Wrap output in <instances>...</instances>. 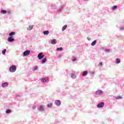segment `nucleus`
I'll use <instances>...</instances> for the list:
<instances>
[{
    "label": "nucleus",
    "instance_id": "1",
    "mask_svg": "<svg viewBox=\"0 0 124 124\" xmlns=\"http://www.w3.org/2000/svg\"><path fill=\"white\" fill-rule=\"evenodd\" d=\"M16 69V66L15 65H12L9 68L10 72H15Z\"/></svg>",
    "mask_w": 124,
    "mask_h": 124
},
{
    "label": "nucleus",
    "instance_id": "2",
    "mask_svg": "<svg viewBox=\"0 0 124 124\" xmlns=\"http://www.w3.org/2000/svg\"><path fill=\"white\" fill-rule=\"evenodd\" d=\"M30 53H31V51L28 50L23 52V56H24V57H25L26 56H29Z\"/></svg>",
    "mask_w": 124,
    "mask_h": 124
},
{
    "label": "nucleus",
    "instance_id": "3",
    "mask_svg": "<svg viewBox=\"0 0 124 124\" xmlns=\"http://www.w3.org/2000/svg\"><path fill=\"white\" fill-rule=\"evenodd\" d=\"M38 58L39 60H42V59H43V58H44V55H43L42 53H40L38 55Z\"/></svg>",
    "mask_w": 124,
    "mask_h": 124
},
{
    "label": "nucleus",
    "instance_id": "4",
    "mask_svg": "<svg viewBox=\"0 0 124 124\" xmlns=\"http://www.w3.org/2000/svg\"><path fill=\"white\" fill-rule=\"evenodd\" d=\"M103 106H104V103L103 102H101L97 105V108H102Z\"/></svg>",
    "mask_w": 124,
    "mask_h": 124
},
{
    "label": "nucleus",
    "instance_id": "5",
    "mask_svg": "<svg viewBox=\"0 0 124 124\" xmlns=\"http://www.w3.org/2000/svg\"><path fill=\"white\" fill-rule=\"evenodd\" d=\"M8 41H9V42H12V41H15V40L13 39V37L11 36L8 38Z\"/></svg>",
    "mask_w": 124,
    "mask_h": 124
},
{
    "label": "nucleus",
    "instance_id": "6",
    "mask_svg": "<svg viewBox=\"0 0 124 124\" xmlns=\"http://www.w3.org/2000/svg\"><path fill=\"white\" fill-rule=\"evenodd\" d=\"M103 93V91L101 90H98L95 92L96 94H102Z\"/></svg>",
    "mask_w": 124,
    "mask_h": 124
},
{
    "label": "nucleus",
    "instance_id": "7",
    "mask_svg": "<svg viewBox=\"0 0 124 124\" xmlns=\"http://www.w3.org/2000/svg\"><path fill=\"white\" fill-rule=\"evenodd\" d=\"M55 103L57 106H60L61 105V101L59 100H56Z\"/></svg>",
    "mask_w": 124,
    "mask_h": 124
},
{
    "label": "nucleus",
    "instance_id": "8",
    "mask_svg": "<svg viewBox=\"0 0 124 124\" xmlns=\"http://www.w3.org/2000/svg\"><path fill=\"white\" fill-rule=\"evenodd\" d=\"M33 28V25H30L27 28V30H28V31H31V30H32Z\"/></svg>",
    "mask_w": 124,
    "mask_h": 124
},
{
    "label": "nucleus",
    "instance_id": "9",
    "mask_svg": "<svg viewBox=\"0 0 124 124\" xmlns=\"http://www.w3.org/2000/svg\"><path fill=\"white\" fill-rule=\"evenodd\" d=\"M51 43L52 45L56 44H57V40L56 39H54L52 40H51Z\"/></svg>",
    "mask_w": 124,
    "mask_h": 124
},
{
    "label": "nucleus",
    "instance_id": "10",
    "mask_svg": "<svg viewBox=\"0 0 124 124\" xmlns=\"http://www.w3.org/2000/svg\"><path fill=\"white\" fill-rule=\"evenodd\" d=\"M121 62V60L120 59L116 58L115 59V63L119 64Z\"/></svg>",
    "mask_w": 124,
    "mask_h": 124
},
{
    "label": "nucleus",
    "instance_id": "11",
    "mask_svg": "<svg viewBox=\"0 0 124 124\" xmlns=\"http://www.w3.org/2000/svg\"><path fill=\"white\" fill-rule=\"evenodd\" d=\"M7 86H8V83L7 82H5L2 84V87H3V88H5V87H7Z\"/></svg>",
    "mask_w": 124,
    "mask_h": 124
},
{
    "label": "nucleus",
    "instance_id": "12",
    "mask_svg": "<svg viewBox=\"0 0 124 124\" xmlns=\"http://www.w3.org/2000/svg\"><path fill=\"white\" fill-rule=\"evenodd\" d=\"M47 107H48V108H52V107H53V104L50 103L47 105Z\"/></svg>",
    "mask_w": 124,
    "mask_h": 124
},
{
    "label": "nucleus",
    "instance_id": "13",
    "mask_svg": "<svg viewBox=\"0 0 124 124\" xmlns=\"http://www.w3.org/2000/svg\"><path fill=\"white\" fill-rule=\"evenodd\" d=\"M87 74H88V71H84L82 74V76H86V75H87Z\"/></svg>",
    "mask_w": 124,
    "mask_h": 124
},
{
    "label": "nucleus",
    "instance_id": "14",
    "mask_svg": "<svg viewBox=\"0 0 124 124\" xmlns=\"http://www.w3.org/2000/svg\"><path fill=\"white\" fill-rule=\"evenodd\" d=\"M71 78H73V79H75V78H76V76L75 74H72Z\"/></svg>",
    "mask_w": 124,
    "mask_h": 124
},
{
    "label": "nucleus",
    "instance_id": "15",
    "mask_svg": "<svg viewBox=\"0 0 124 124\" xmlns=\"http://www.w3.org/2000/svg\"><path fill=\"white\" fill-rule=\"evenodd\" d=\"M43 33L45 35H47V34H49V31H44Z\"/></svg>",
    "mask_w": 124,
    "mask_h": 124
},
{
    "label": "nucleus",
    "instance_id": "16",
    "mask_svg": "<svg viewBox=\"0 0 124 124\" xmlns=\"http://www.w3.org/2000/svg\"><path fill=\"white\" fill-rule=\"evenodd\" d=\"M95 44H96V40H94V41H93L91 45H92V46H94Z\"/></svg>",
    "mask_w": 124,
    "mask_h": 124
},
{
    "label": "nucleus",
    "instance_id": "17",
    "mask_svg": "<svg viewBox=\"0 0 124 124\" xmlns=\"http://www.w3.org/2000/svg\"><path fill=\"white\" fill-rule=\"evenodd\" d=\"M41 82H43V83H44L45 82H47V80H46V79L43 78L41 79Z\"/></svg>",
    "mask_w": 124,
    "mask_h": 124
},
{
    "label": "nucleus",
    "instance_id": "18",
    "mask_svg": "<svg viewBox=\"0 0 124 124\" xmlns=\"http://www.w3.org/2000/svg\"><path fill=\"white\" fill-rule=\"evenodd\" d=\"M13 35H15V32H12L9 33L10 36H12Z\"/></svg>",
    "mask_w": 124,
    "mask_h": 124
},
{
    "label": "nucleus",
    "instance_id": "19",
    "mask_svg": "<svg viewBox=\"0 0 124 124\" xmlns=\"http://www.w3.org/2000/svg\"><path fill=\"white\" fill-rule=\"evenodd\" d=\"M46 61H47V59L44 58L42 60V63H44V62H46Z\"/></svg>",
    "mask_w": 124,
    "mask_h": 124
},
{
    "label": "nucleus",
    "instance_id": "20",
    "mask_svg": "<svg viewBox=\"0 0 124 124\" xmlns=\"http://www.w3.org/2000/svg\"><path fill=\"white\" fill-rule=\"evenodd\" d=\"M39 109L41 110V111H44V108H43V106H40L39 108Z\"/></svg>",
    "mask_w": 124,
    "mask_h": 124
},
{
    "label": "nucleus",
    "instance_id": "21",
    "mask_svg": "<svg viewBox=\"0 0 124 124\" xmlns=\"http://www.w3.org/2000/svg\"><path fill=\"white\" fill-rule=\"evenodd\" d=\"M66 28H67V26L64 25V26H63V27L62 28V31H64V30H65V29H66Z\"/></svg>",
    "mask_w": 124,
    "mask_h": 124
},
{
    "label": "nucleus",
    "instance_id": "22",
    "mask_svg": "<svg viewBox=\"0 0 124 124\" xmlns=\"http://www.w3.org/2000/svg\"><path fill=\"white\" fill-rule=\"evenodd\" d=\"M1 13H2V14H5V13H6V10H2L1 11Z\"/></svg>",
    "mask_w": 124,
    "mask_h": 124
},
{
    "label": "nucleus",
    "instance_id": "23",
    "mask_svg": "<svg viewBox=\"0 0 124 124\" xmlns=\"http://www.w3.org/2000/svg\"><path fill=\"white\" fill-rule=\"evenodd\" d=\"M118 8V6H114L112 7V10H115V9H117Z\"/></svg>",
    "mask_w": 124,
    "mask_h": 124
},
{
    "label": "nucleus",
    "instance_id": "24",
    "mask_svg": "<svg viewBox=\"0 0 124 124\" xmlns=\"http://www.w3.org/2000/svg\"><path fill=\"white\" fill-rule=\"evenodd\" d=\"M11 112V109H7L6 113V114H9V113Z\"/></svg>",
    "mask_w": 124,
    "mask_h": 124
},
{
    "label": "nucleus",
    "instance_id": "25",
    "mask_svg": "<svg viewBox=\"0 0 124 124\" xmlns=\"http://www.w3.org/2000/svg\"><path fill=\"white\" fill-rule=\"evenodd\" d=\"M57 50L58 51H62V47H59V48H57Z\"/></svg>",
    "mask_w": 124,
    "mask_h": 124
},
{
    "label": "nucleus",
    "instance_id": "26",
    "mask_svg": "<svg viewBox=\"0 0 124 124\" xmlns=\"http://www.w3.org/2000/svg\"><path fill=\"white\" fill-rule=\"evenodd\" d=\"M5 52H6V49H4L2 51V53L3 55H5Z\"/></svg>",
    "mask_w": 124,
    "mask_h": 124
},
{
    "label": "nucleus",
    "instance_id": "27",
    "mask_svg": "<svg viewBox=\"0 0 124 124\" xmlns=\"http://www.w3.org/2000/svg\"><path fill=\"white\" fill-rule=\"evenodd\" d=\"M37 68H38V67H37V66H34V69H33V71H35V70H36Z\"/></svg>",
    "mask_w": 124,
    "mask_h": 124
},
{
    "label": "nucleus",
    "instance_id": "28",
    "mask_svg": "<svg viewBox=\"0 0 124 124\" xmlns=\"http://www.w3.org/2000/svg\"><path fill=\"white\" fill-rule=\"evenodd\" d=\"M117 99H122V96H118L117 97Z\"/></svg>",
    "mask_w": 124,
    "mask_h": 124
},
{
    "label": "nucleus",
    "instance_id": "29",
    "mask_svg": "<svg viewBox=\"0 0 124 124\" xmlns=\"http://www.w3.org/2000/svg\"><path fill=\"white\" fill-rule=\"evenodd\" d=\"M102 65H102V62H100V63H99V64H98V66H102Z\"/></svg>",
    "mask_w": 124,
    "mask_h": 124
},
{
    "label": "nucleus",
    "instance_id": "30",
    "mask_svg": "<svg viewBox=\"0 0 124 124\" xmlns=\"http://www.w3.org/2000/svg\"><path fill=\"white\" fill-rule=\"evenodd\" d=\"M120 30H121V31H124V27H121V28H120Z\"/></svg>",
    "mask_w": 124,
    "mask_h": 124
},
{
    "label": "nucleus",
    "instance_id": "31",
    "mask_svg": "<svg viewBox=\"0 0 124 124\" xmlns=\"http://www.w3.org/2000/svg\"><path fill=\"white\" fill-rule=\"evenodd\" d=\"M72 61H73V62H75V61H76V58H73L72 59Z\"/></svg>",
    "mask_w": 124,
    "mask_h": 124
},
{
    "label": "nucleus",
    "instance_id": "32",
    "mask_svg": "<svg viewBox=\"0 0 124 124\" xmlns=\"http://www.w3.org/2000/svg\"><path fill=\"white\" fill-rule=\"evenodd\" d=\"M35 108H36V106H34L32 107V109H35Z\"/></svg>",
    "mask_w": 124,
    "mask_h": 124
},
{
    "label": "nucleus",
    "instance_id": "33",
    "mask_svg": "<svg viewBox=\"0 0 124 124\" xmlns=\"http://www.w3.org/2000/svg\"><path fill=\"white\" fill-rule=\"evenodd\" d=\"M107 50L109 51H110V49H107Z\"/></svg>",
    "mask_w": 124,
    "mask_h": 124
}]
</instances>
